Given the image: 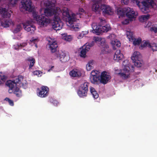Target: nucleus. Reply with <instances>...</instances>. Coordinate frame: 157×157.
<instances>
[{
    "instance_id": "1",
    "label": "nucleus",
    "mask_w": 157,
    "mask_h": 157,
    "mask_svg": "<svg viewBox=\"0 0 157 157\" xmlns=\"http://www.w3.org/2000/svg\"><path fill=\"white\" fill-rule=\"evenodd\" d=\"M47 7L44 10V15L47 17L54 15L53 22L52 23V27L54 29L59 30L62 29L63 23L59 17V13L60 11L58 8L55 9L54 4H52L50 1H48L47 3Z\"/></svg>"
},
{
    "instance_id": "2",
    "label": "nucleus",
    "mask_w": 157,
    "mask_h": 157,
    "mask_svg": "<svg viewBox=\"0 0 157 157\" xmlns=\"http://www.w3.org/2000/svg\"><path fill=\"white\" fill-rule=\"evenodd\" d=\"M7 86L9 87V93H12L14 88L16 87L17 84L18 86L22 87L24 89L27 87V82L26 80L24 79V77L21 75H18L13 81L10 80L7 81L6 83Z\"/></svg>"
},
{
    "instance_id": "3",
    "label": "nucleus",
    "mask_w": 157,
    "mask_h": 157,
    "mask_svg": "<svg viewBox=\"0 0 157 157\" xmlns=\"http://www.w3.org/2000/svg\"><path fill=\"white\" fill-rule=\"evenodd\" d=\"M136 2L137 6L140 10L144 13H147L149 11V6L152 7L156 6L153 0H133Z\"/></svg>"
},
{
    "instance_id": "4",
    "label": "nucleus",
    "mask_w": 157,
    "mask_h": 157,
    "mask_svg": "<svg viewBox=\"0 0 157 157\" xmlns=\"http://www.w3.org/2000/svg\"><path fill=\"white\" fill-rule=\"evenodd\" d=\"M63 14L64 16L67 17L68 22L70 27L74 29L75 31H78L79 29V26L76 22L77 19L75 17V15L72 13L71 15H70L67 9L63 10Z\"/></svg>"
},
{
    "instance_id": "5",
    "label": "nucleus",
    "mask_w": 157,
    "mask_h": 157,
    "mask_svg": "<svg viewBox=\"0 0 157 157\" xmlns=\"http://www.w3.org/2000/svg\"><path fill=\"white\" fill-rule=\"evenodd\" d=\"M33 19L37 21V24L40 25L41 27H46L50 22L49 20L47 17H45L44 14L40 15L38 14V13L33 11L32 13Z\"/></svg>"
},
{
    "instance_id": "6",
    "label": "nucleus",
    "mask_w": 157,
    "mask_h": 157,
    "mask_svg": "<svg viewBox=\"0 0 157 157\" xmlns=\"http://www.w3.org/2000/svg\"><path fill=\"white\" fill-rule=\"evenodd\" d=\"M131 59L132 62L134 63L135 66L139 67L142 66V63H143L142 60V56L139 52L137 51L135 52Z\"/></svg>"
},
{
    "instance_id": "7",
    "label": "nucleus",
    "mask_w": 157,
    "mask_h": 157,
    "mask_svg": "<svg viewBox=\"0 0 157 157\" xmlns=\"http://www.w3.org/2000/svg\"><path fill=\"white\" fill-rule=\"evenodd\" d=\"M89 83L85 82L81 84L78 87V94L80 97H83L87 96V92L88 91Z\"/></svg>"
},
{
    "instance_id": "8",
    "label": "nucleus",
    "mask_w": 157,
    "mask_h": 157,
    "mask_svg": "<svg viewBox=\"0 0 157 157\" xmlns=\"http://www.w3.org/2000/svg\"><path fill=\"white\" fill-rule=\"evenodd\" d=\"M52 55V58L55 59L59 57V60L62 63L66 62L69 60L68 56H67L65 52H62L58 51L54 52Z\"/></svg>"
},
{
    "instance_id": "9",
    "label": "nucleus",
    "mask_w": 157,
    "mask_h": 157,
    "mask_svg": "<svg viewBox=\"0 0 157 157\" xmlns=\"http://www.w3.org/2000/svg\"><path fill=\"white\" fill-rule=\"evenodd\" d=\"M37 95L41 98H45L48 95L49 89L46 86H42L40 88H37Z\"/></svg>"
},
{
    "instance_id": "10",
    "label": "nucleus",
    "mask_w": 157,
    "mask_h": 157,
    "mask_svg": "<svg viewBox=\"0 0 157 157\" xmlns=\"http://www.w3.org/2000/svg\"><path fill=\"white\" fill-rule=\"evenodd\" d=\"M126 36L129 40L133 42V44L135 46L139 45L141 42V39L140 38L135 39L133 36V33L130 31L126 32Z\"/></svg>"
},
{
    "instance_id": "11",
    "label": "nucleus",
    "mask_w": 157,
    "mask_h": 157,
    "mask_svg": "<svg viewBox=\"0 0 157 157\" xmlns=\"http://www.w3.org/2000/svg\"><path fill=\"white\" fill-rule=\"evenodd\" d=\"M24 29L28 32L32 33L35 30V27L32 24V21H28L25 23L22 24Z\"/></svg>"
},
{
    "instance_id": "12",
    "label": "nucleus",
    "mask_w": 157,
    "mask_h": 157,
    "mask_svg": "<svg viewBox=\"0 0 157 157\" xmlns=\"http://www.w3.org/2000/svg\"><path fill=\"white\" fill-rule=\"evenodd\" d=\"M110 79V76L107 72L104 71L102 72L100 76V82L105 84Z\"/></svg>"
},
{
    "instance_id": "13",
    "label": "nucleus",
    "mask_w": 157,
    "mask_h": 157,
    "mask_svg": "<svg viewBox=\"0 0 157 157\" xmlns=\"http://www.w3.org/2000/svg\"><path fill=\"white\" fill-rule=\"evenodd\" d=\"M21 3L24 9L25 10L30 12L32 11L31 1L30 0H22Z\"/></svg>"
},
{
    "instance_id": "14",
    "label": "nucleus",
    "mask_w": 157,
    "mask_h": 157,
    "mask_svg": "<svg viewBox=\"0 0 157 157\" xmlns=\"http://www.w3.org/2000/svg\"><path fill=\"white\" fill-rule=\"evenodd\" d=\"M126 16L127 18L129 19L134 18L136 16L137 14L133 10L132 8L129 7L126 8Z\"/></svg>"
},
{
    "instance_id": "15",
    "label": "nucleus",
    "mask_w": 157,
    "mask_h": 157,
    "mask_svg": "<svg viewBox=\"0 0 157 157\" xmlns=\"http://www.w3.org/2000/svg\"><path fill=\"white\" fill-rule=\"evenodd\" d=\"M125 65V67L123 69L124 71L125 72H119L117 74V75L120 76L121 78L123 79H126L128 78L129 77V67L128 66H127L126 65Z\"/></svg>"
},
{
    "instance_id": "16",
    "label": "nucleus",
    "mask_w": 157,
    "mask_h": 157,
    "mask_svg": "<svg viewBox=\"0 0 157 157\" xmlns=\"http://www.w3.org/2000/svg\"><path fill=\"white\" fill-rule=\"evenodd\" d=\"M92 46V44H91L90 45H84L82 47V50L80 52V56L81 57L85 58L86 57V54L87 52L90 49V47Z\"/></svg>"
},
{
    "instance_id": "17",
    "label": "nucleus",
    "mask_w": 157,
    "mask_h": 157,
    "mask_svg": "<svg viewBox=\"0 0 157 157\" xmlns=\"http://www.w3.org/2000/svg\"><path fill=\"white\" fill-rule=\"evenodd\" d=\"M92 27L93 31V33H95L98 35H99L102 32V29H101V25H97V24L93 23L92 24Z\"/></svg>"
},
{
    "instance_id": "18",
    "label": "nucleus",
    "mask_w": 157,
    "mask_h": 157,
    "mask_svg": "<svg viewBox=\"0 0 157 157\" xmlns=\"http://www.w3.org/2000/svg\"><path fill=\"white\" fill-rule=\"evenodd\" d=\"M100 9L104 13L107 14H111L113 13L112 8L110 6L105 4L100 6Z\"/></svg>"
},
{
    "instance_id": "19",
    "label": "nucleus",
    "mask_w": 157,
    "mask_h": 157,
    "mask_svg": "<svg viewBox=\"0 0 157 157\" xmlns=\"http://www.w3.org/2000/svg\"><path fill=\"white\" fill-rule=\"evenodd\" d=\"M124 57V55L121 53V50L119 49L117 50L114 55V60L118 61L122 59Z\"/></svg>"
},
{
    "instance_id": "20",
    "label": "nucleus",
    "mask_w": 157,
    "mask_h": 157,
    "mask_svg": "<svg viewBox=\"0 0 157 157\" xmlns=\"http://www.w3.org/2000/svg\"><path fill=\"white\" fill-rule=\"evenodd\" d=\"M49 43H50V44H49V48L50 49L51 52L52 53L56 52V51H57L58 45L56 42L55 41H52V42L49 41Z\"/></svg>"
},
{
    "instance_id": "21",
    "label": "nucleus",
    "mask_w": 157,
    "mask_h": 157,
    "mask_svg": "<svg viewBox=\"0 0 157 157\" xmlns=\"http://www.w3.org/2000/svg\"><path fill=\"white\" fill-rule=\"evenodd\" d=\"M70 76L73 77H79L81 76V72L78 70L75 69H73L69 72Z\"/></svg>"
},
{
    "instance_id": "22",
    "label": "nucleus",
    "mask_w": 157,
    "mask_h": 157,
    "mask_svg": "<svg viewBox=\"0 0 157 157\" xmlns=\"http://www.w3.org/2000/svg\"><path fill=\"white\" fill-rule=\"evenodd\" d=\"M90 81L94 84H97L99 82H100V76H90Z\"/></svg>"
},
{
    "instance_id": "23",
    "label": "nucleus",
    "mask_w": 157,
    "mask_h": 157,
    "mask_svg": "<svg viewBox=\"0 0 157 157\" xmlns=\"http://www.w3.org/2000/svg\"><path fill=\"white\" fill-rule=\"evenodd\" d=\"M125 8L123 9L118 8L117 10V14L119 16L118 17H123L125 14Z\"/></svg>"
},
{
    "instance_id": "24",
    "label": "nucleus",
    "mask_w": 157,
    "mask_h": 157,
    "mask_svg": "<svg viewBox=\"0 0 157 157\" xmlns=\"http://www.w3.org/2000/svg\"><path fill=\"white\" fill-rule=\"evenodd\" d=\"M12 92H13L14 94H15L17 97L20 98L22 96L21 91V90H19L18 88L17 87H15L14 88Z\"/></svg>"
},
{
    "instance_id": "25",
    "label": "nucleus",
    "mask_w": 157,
    "mask_h": 157,
    "mask_svg": "<svg viewBox=\"0 0 157 157\" xmlns=\"http://www.w3.org/2000/svg\"><path fill=\"white\" fill-rule=\"evenodd\" d=\"M111 43L112 45V47L114 50H116L117 48H119L121 46V43L118 41H112Z\"/></svg>"
},
{
    "instance_id": "26",
    "label": "nucleus",
    "mask_w": 157,
    "mask_h": 157,
    "mask_svg": "<svg viewBox=\"0 0 157 157\" xmlns=\"http://www.w3.org/2000/svg\"><path fill=\"white\" fill-rule=\"evenodd\" d=\"M97 42H98L97 43L100 44V46L101 47L104 49V50H105V49H107L109 48V45L106 44L105 40H103L101 41Z\"/></svg>"
},
{
    "instance_id": "27",
    "label": "nucleus",
    "mask_w": 157,
    "mask_h": 157,
    "mask_svg": "<svg viewBox=\"0 0 157 157\" xmlns=\"http://www.w3.org/2000/svg\"><path fill=\"white\" fill-rule=\"evenodd\" d=\"M0 13L2 14V16L4 18H7L10 17V15L5 10V8L2 9V11H0Z\"/></svg>"
},
{
    "instance_id": "28",
    "label": "nucleus",
    "mask_w": 157,
    "mask_h": 157,
    "mask_svg": "<svg viewBox=\"0 0 157 157\" xmlns=\"http://www.w3.org/2000/svg\"><path fill=\"white\" fill-rule=\"evenodd\" d=\"M90 92L94 99H97L99 97V95L94 88L90 87Z\"/></svg>"
},
{
    "instance_id": "29",
    "label": "nucleus",
    "mask_w": 157,
    "mask_h": 157,
    "mask_svg": "<svg viewBox=\"0 0 157 157\" xmlns=\"http://www.w3.org/2000/svg\"><path fill=\"white\" fill-rule=\"evenodd\" d=\"M10 21L7 19H4V20L1 21V25L2 27L6 28L8 27Z\"/></svg>"
},
{
    "instance_id": "30",
    "label": "nucleus",
    "mask_w": 157,
    "mask_h": 157,
    "mask_svg": "<svg viewBox=\"0 0 157 157\" xmlns=\"http://www.w3.org/2000/svg\"><path fill=\"white\" fill-rule=\"evenodd\" d=\"M26 61L30 63V64H29V69L31 68L33 66L34 64L35 63L34 59L31 57H29L26 59Z\"/></svg>"
},
{
    "instance_id": "31",
    "label": "nucleus",
    "mask_w": 157,
    "mask_h": 157,
    "mask_svg": "<svg viewBox=\"0 0 157 157\" xmlns=\"http://www.w3.org/2000/svg\"><path fill=\"white\" fill-rule=\"evenodd\" d=\"M100 9V6L98 3H94L92 6V9L93 11L96 12L99 10Z\"/></svg>"
},
{
    "instance_id": "32",
    "label": "nucleus",
    "mask_w": 157,
    "mask_h": 157,
    "mask_svg": "<svg viewBox=\"0 0 157 157\" xmlns=\"http://www.w3.org/2000/svg\"><path fill=\"white\" fill-rule=\"evenodd\" d=\"M103 40H105V39L102 38L100 37H95L94 38V41H92L90 44H86L85 45H90L91 44H93V46L95 43H96L97 42H101Z\"/></svg>"
},
{
    "instance_id": "33",
    "label": "nucleus",
    "mask_w": 157,
    "mask_h": 157,
    "mask_svg": "<svg viewBox=\"0 0 157 157\" xmlns=\"http://www.w3.org/2000/svg\"><path fill=\"white\" fill-rule=\"evenodd\" d=\"M94 64V61L93 60H90L88 62V63L86 65V70L87 71H90L92 69L93 67L92 66Z\"/></svg>"
},
{
    "instance_id": "34",
    "label": "nucleus",
    "mask_w": 157,
    "mask_h": 157,
    "mask_svg": "<svg viewBox=\"0 0 157 157\" xmlns=\"http://www.w3.org/2000/svg\"><path fill=\"white\" fill-rule=\"evenodd\" d=\"M101 29H102V32H107L110 29V27L109 25L107 24L105 26H101Z\"/></svg>"
},
{
    "instance_id": "35",
    "label": "nucleus",
    "mask_w": 157,
    "mask_h": 157,
    "mask_svg": "<svg viewBox=\"0 0 157 157\" xmlns=\"http://www.w3.org/2000/svg\"><path fill=\"white\" fill-rule=\"evenodd\" d=\"M71 38L72 37L70 35H67L65 34L62 35V39L67 41H70Z\"/></svg>"
},
{
    "instance_id": "36",
    "label": "nucleus",
    "mask_w": 157,
    "mask_h": 157,
    "mask_svg": "<svg viewBox=\"0 0 157 157\" xmlns=\"http://www.w3.org/2000/svg\"><path fill=\"white\" fill-rule=\"evenodd\" d=\"M21 29V24H20L17 25L15 29H14V33H17L19 32H20Z\"/></svg>"
},
{
    "instance_id": "37",
    "label": "nucleus",
    "mask_w": 157,
    "mask_h": 157,
    "mask_svg": "<svg viewBox=\"0 0 157 157\" xmlns=\"http://www.w3.org/2000/svg\"><path fill=\"white\" fill-rule=\"evenodd\" d=\"M6 78V77L4 75H0V85L4 83Z\"/></svg>"
},
{
    "instance_id": "38",
    "label": "nucleus",
    "mask_w": 157,
    "mask_h": 157,
    "mask_svg": "<svg viewBox=\"0 0 157 157\" xmlns=\"http://www.w3.org/2000/svg\"><path fill=\"white\" fill-rule=\"evenodd\" d=\"M150 31L156 33H157V25H155L150 27Z\"/></svg>"
},
{
    "instance_id": "39",
    "label": "nucleus",
    "mask_w": 157,
    "mask_h": 157,
    "mask_svg": "<svg viewBox=\"0 0 157 157\" xmlns=\"http://www.w3.org/2000/svg\"><path fill=\"white\" fill-rule=\"evenodd\" d=\"M98 73V71L97 70H93L90 73V76H100V75Z\"/></svg>"
},
{
    "instance_id": "40",
    "label": "nucleus",
    "mask_w": 157,
    "mask_h": 157,
    "mask_svg": "<svg viewBox=\"0 0 157 157\" xmlns=\"http://www.w3.org/2000/svg\"><path fill=\"white\" fill-rule=\"evenodd\" d=\"M151 45L149 43L147 42H145V43H144V44H142L141 45V46L140 47V48L141 49H142L146 47H149Z\"/></svg>"
},
{
    "instance_id": "41",
    "label": "nucleus",
    "mask_w": 157,
    "mask_h": 157,
    "mask_svg": "<svg viewBox=\"0 0 157 157\" xmlns=\"http://www.w3.org/2000/svg\"><path fill=\"white\" fill-rule=\"evenodd\" d=\"M5 100L6 101L8 102L9 104L11 106H13L14 105V103H13V101L12 100H10V98H5Z\"/></svg>"
},
{
    "instance_id": "42",
    "label": "nucleus",
    "mask_w": 157,
    "mask_h": 157,
    "mask_svg": "<svg viewBox=\"0 0 157 157\" xmlns=\"http://www.w3.org/2000/svg\"><path fill=\"white\" fill-rule=\"evenodd\" d=\"M149 18V15H143L141 16V19L144 21H146Z\"/></svg>"
},
{
    "instance_id": "43",
    "label": "nucleus",
    "mask_w": 157,
    "mask_h": 157,
    "mask_svg": "<svg viewBox=\"0 0 157 157\" xmlns=\"http://www.w3.org/2000/svg\"><path fill=\"white\" fill-rule=\"evenodd\" d=\"M17 2V0H10V4L13 6L15 5Z\"/></svg>"
},
{
    "instance_id": "44",
    "label": "nucleus",
    "mask_w": 157,
    "mask_h": 157,
    "mask_svg": "<svg viewBox=\"0 0 157 157\" xmlns=\"http://www.w3.org/2000/svg\"><path fill=\"white\" fill-rule=\"evenodd\" d=\"M129 23V20L128 19H126L122 22V24L123 25H127Z\"/></svg>"
},
{
    "instance_id": "45",
    "label": "nucleus",
    "mask_w": 157,
    "mask_h": 157,
    "mask_svg": "<svg viewBox=\"0 0 157 157\" xmlns=\"http://www.w3.org/2000/svg\"><path fill=\"white\" fill-rule=\"evenodd\" d=\"M129 0H122L121 2L123 4L127 5L129 2Z\"/></svg>"
},
{
    "instance_id": "46",
    "label": "nucleus",
    "mask_w": 157,
    "mask_h": 157,
    "mask_svg": "<svg viewBox=\"0 0 157 157\" xmlns=\"http://www.w3.org/2000/svg\"><path fill=\"white\" fill-rule=\"evenodd\" d=\"M40 74V72L39 71H36L33 72V74H34V75H37L38 76H39Z\"/></svg>"
},
{
    "instance_id": "47",
    "label": "nucleus",
    "mask_w": 157,
    "mask_h": 157,
    "mask_svg": "<svg viewBox=\"0 0 157 157\" xmlns=\"http://www.w3.org/2000/svg\"><path fill=\"white\" fill-rule=\"evenodd\" d=\"M30 41L34 43L35 42L37 41V39L33 38L31 39V40H30Z\"/></svg>"
},
{
    "instance_id": "48",
    "label": "nucleus",
    "mask_w": 157,
    "mask_h": 157,
    "mask_svg": "<svg viewBox=\"0 0 157 157\" xmlns=\"http://www.w3.org/2000/svg\"><path fill=\"white\" fill-rule=\"evenodd\" d=\"M151 47H152V50H153V51H157V47L155 45V46H151Z\"/></svg>"
},
{
    "instance_id": "49",
    "label": "nucleus",
    "mask_w": 157,
    "mask_h": 157,
    "mask_svg": "<svg viewBox=\"0 0 157 157\" xmlns=\"http://www.w3.org/2000/svg\"><path fill=\"white\" fill-rule=\"evenodd\" d=\"M78 12L80 13H85V11L84 10V9L82 8H79V9H78Z\"/></svg>"
},
{
    "instance_id": "50",
    "label": "nucleus",
    "mask_w": 157,
    "mask_h": 157,
    "mask_svg": "<svg viewBox=\"0 0 157 157\" xmlns=\"http://www.w3.org/2000/svg\"><path fill=\"white\" fill-rule=\"evenodd\" d=\"M20 44L21 45V46H22V47H25V46L27 45V44L24 43H23L22 44Z\"/></svg>"
},
{
    "instance_id": "51",
    "label": "nucleus",
    "mask_w": 157,
    "mask_h": 157,
    "mask_svg": "<svg viewBox=\"0 0 157 157\" xmlns=\"http://www.w3.org/2000/svg\"><path fill=\"white\" fill-rule=\"evenodd\" d=\"M53 103L54 104H55L56 105H57L58 103L56 100H54L53 101Z\"/></svg>"
},
{
    "instance_id": "52",
    "label": "nucleus",
    "mask_w": 157,
    "mask_h": 157,
    "mask_svg": "<svg viewBox=\"0 0 157 157\" xmlns=\"http://www.w3.org/2000/svg\"><path fill=\"white\" fill-rule=\"evenodd\" d=\"M115 36V35H114V34H111V35H109V36H108V38H110L112 37H113V36Z\"/></svg>"
},
{
    "instance_id": "53",
    "label": "nucleus",
    "mask_w": 157,
    "mask_h": 157,
    "mask_svg": "<svg viewBox=\"0 0 157 157\" xmlns=\"http://www.w3.org/2000/svg\"><path fill=\"white\" fill-rule=\"evenodd\" d=\"M17 46H18V48H20V47H22L21 45V44H17Z\"/></svg>"
},
{
    "instance_id": "54",
    "label": "nucleus",
    "mask_w": 157,
    "mask_h": 157,
    "mask_svg": "<svg viewBox=\"0 0 157 157\" xmlns=\"http://www.w3.org/2000/svg\"><path fill=\"white\" fill-rule=\"evenodd\" d=\"M104 21L103 20H102V19H100V21H101V22L103 21Z\"/></svg>"
},
{
    "instance_id": "55",
    "label": "nucleus",
    "mask_w": 157,
    "mask_h": 157,
    "mask_svg": "<svg viewBox=\"0 0 157 157\" xmlns=\"http://www.w3.org/2000/svg\"><path fill=\"white\" fill-rule=\"evenodd\" d=\"M36 47H37V45H36Z\"/></svg>"
},
{
    "instance_id": "56",
    "label": "nucleus",
    "mask_w": 157,
    "mask_h": 157,
    "mask_svg": "<svg viewBox=\"0 0 157 157\" xmlns=\"http://www.w3.org/2000/svg\"><path fill=\"white\" fill-rule=\"evenodd\" d=\"M54 68V66H52V68Z\"/></svg>"
},
{
    "instance_id": "57",
    "label": "nucleus",
    "mask_w": 157,
    "mask_h": 157,
    "mask_svg": "<svg viewBox=\"0 0 157 157\" xmlns=\"http://www.w3.org/2000/svg\"><path fill=\"white\" fill-rule=\"evenodd\" d=\"M124 62H125V61H124L123 63H124ZM123 65H124V64H123Z\"/></svg>"
},
{
    "instance_id": "58",
    "label": "nucleus",
    "mask_w": 157,
    "mask_h": 157,
    "mask_svg": "<svg viewBox=\"0 0 157 157\" xmlns=\"http://www.w3.org/2000/svg\"><path fill=\"white\" fill-rule=\"evenodd\" d=\"M0 1H1V0H0Z\"/></svg>"
}]
</instances>
